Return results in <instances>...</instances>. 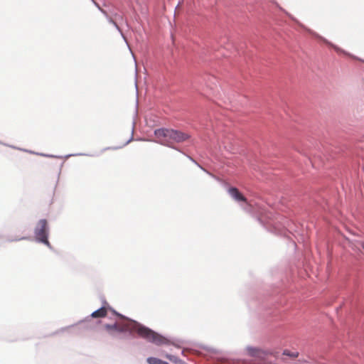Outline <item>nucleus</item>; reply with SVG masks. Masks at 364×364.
<instances>
[{"instance_id":"obj_1","label":"nucleus","mask_w":364,"mask_h":364,"mask_svg":"<svg viewBox=\"0 0 364 364\" xmlns=\"http://www.w3.org/2000/svg\"><path fill=\"white\" fill-rule=\"evenodd\" d=\"M120 320L115 322L114 324H106L105 329L111 334L114 332L122 333L129 331L131 333H136L137 335L149 341L154 342L156 341L158 334L146 328L140 323L124 318L123 316L118 314Z\"/></svg>"},{"instance_id":"obj_2","label":"nucleus","mask_w":364,"mask_h":364,"mask_svg":"<svg viewBox=\"0 0 364 364\" xmlns=\"http://www.w3.org/2000/svg\"><path fill=\"white\" fill-rule=\"evenodd\" d=\"M189 138L187 133L171 128H161V145L173 147L174 144L183 142Z\"/></svg>"},{"instance_id":"obj_3","label":"nucleus","mask_w":364,"mask_h":364,"mask_svg":"<svg viewBox=\"0 0 364 364\" xmlns=\"http://www.w3.org/2000/svg\"><path fill=\"white\" fill-rule=\"evenodd\" d=\"M48 227L47 220H40L35 228V236L38 241L45 244L50 247V244L48 240Z\"/></svg>"},{"instance_id":"obj_4","label":"nucleus","mask_w":364,"mask_h":364,"mask_svg":"<svg viewBox=\"0 0 364 364\" xmlns=\"http://www.w3.org/2000/svg\"><path fill=\"white\" fill-rule=\"evenodd\" d=\"M230 196L237 201L246 202V198L236 188H230L228 191Z\"/></svg>"},{"instance_id":"obj_5","label":"nucleus","mask_w":364,"mask_h":364,"mask_svg":"<svg viewBox=\"0 0 364 364\" xmlns=\"http://www.w3.org/2000/svg\"><path fill=\"white\" fill-rule=\"evenodd\" d=\"M107 309L105 307H102L99 309L98 310L92 312L91 314V316L92 318H103L105 317L107 315Z\"/></svg>"},{"instance_id":"obj_6","label":"nucleus","mask_w":364,"mask_h":364,"mask_svg":"<svg viewBox=\"0 0 364 364\" xmlns=\"http://www.w3.org/2000/svg\"><path fill=\"white\" fill-rule=\"evenodd\" d=\"M283 355H287L289 357H291V358H298L299 357V352L298 351H294V352H291L287 349L284 350L282 353Z\"/></svg>"},{"instance_id":"obj_7","label":"nucleus","mask_w":364,"mask_h":364,"mask_svg":"<svg viewBox=\"0 0 364 364\" xmlns=\"http://www.w3.org/2000/svg\"><path fill=\"white\" fill-rule=\"evenodd\" d=\"M147 362L149 364H159V359L156 358H149Z\"/></svg>"},{"instance_id":"obj_8","label":"nucleus","mask_w":364,"mask_h":364,"mask_svg":"<svg viewBox=\"0 0 364 364\" xmlns=\"http://www.w3.org/2000/svg\"><path fill=\"white\" fill-rule=\"evenodd\" d=\"M167 358L173 363H176L178 361V358L174 355H167Z\"/></svg>"},{"instance_id":"obj_9","label":"nucleus","mask_w":364,"mask_h":364,"mask_svg":"<svg viewBox=\"0 0 364 364\" xmlns=\"http://www.w3.org/2000/svg\"><path fill=\"white\" fill-rule=\"evenodd\" d=\"M160 341L161 345L168 343V340L166 338L163 337L162 336H161Z\"/></svg>"},{"instance_id":"obj_10","label":"nucleus","mask_w":364,"mask_h":364,"mask_svg":"<svg viewBox=\"0 0 364 364\" xmlns=\"http://www.w3.org/2000/svg\"><path fill=\"white\" fill-rule=\"evenodd\" d=\"M26 239H27L26 237H21L19 239H16V240H26Z\"/></svg>"},{"instance_id":"obj_11","label":"nucleus","mask_w":364,"mask_h":364,"mask_svg":"<svg viewBox=\"0 0 364 364\" xmlns=\"http://www.w3.org/2000/svg\"><path fill=\"white\" fill-rule=\"evenodd\" d=\"M360 245H361V247H362L363 248V250H364V242H362L360 243Z\"/></svg>"},{"instance_id":"obj_12","label":"nucleus","mask_w":364,"mask_h":364,"mask_svg":"<svg viewBox=\"0 0 364 364\" xmlns=\"http://www.w3.org/2000/svg\"><path fill=\"white\" fill-rule=\"evenodd\" d=\"M161 364H169V363H168L167 362H164V361H161Z\"/></svg>"}]
</instances>
